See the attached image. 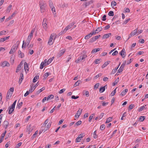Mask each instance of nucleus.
<instances>
[{
    "instance_id": "1",
    "label": "nucleus",
    "mask_w": 148,
    "mask_h": 148,
    "mask_svg": "<svg viewBox=\"0 0 148 148\" xmlns=\"http://www.w3.org/2000/svg\"><path fill=\"white\" fill-rule=\"evenodd\" d=\"M39 5L41 12L42 13L44 12L46 8L45 2L43 1V0H40L39 1Z\"/></svg>"
},
{
    "instance_id": "2",
    "label": "nucleus",
    "mask_w": 148,
    "mask_h": 148,
    "mask_svg": "<svg viewBox=\"0 0 148 148\" xmlns=\"http://www.w3.org/2000/svg\"><path fill=\"white\" fill-rule=\"evenodd\" d=\"M12 93V92H11L10 90H8L5 98L6 101H8L9 99L11 97Z\"/></svg>"
},
{
    "instance_id": "3",
    "label": "nucleus",
    "mask_w": 148,
    "mask_h": 148,
    "mask_svg": "<svg viewBox=\"0 0 148 148\" xmlns=\"http://www.w3.org/2000/svg\"><path fill=\"white\" fill-rule=\"evenodd\" d=\"M82 109L79 108V110L77 112V113L75 114V117L76 119L78 118L79 116L81 115Z\"/></svg>"
},
{
    "instance_id": "4",
    "label": "nucleus",
    "mask_w": 148,
    "mask_h": 148,
    "mask_svg": "<svg viewBox=\"0 0 148 148\" xmlns=\"http://www.w3.org/2000/svg\"><path fill=\"white\" fill-rule=\"evenodd\" d=\"M15 107L11 106L9 107L8 109L9 110L8 113L9 114H11L14 111V109Z\"/></svg>"
},
{
    "instance_id": "5",
    "label": "nucleus",
    "mask_w": 148,
    "mask_h": 148,
    "mask_svg": "<svg viewBox=\"0 0 148 148\" xmlns=\"http://www.w3.org/2000/svg\"><path fill=\"white\" fill-rule=\"evenodd\" d=\"M47 19L45 18L42 22V25L44 29L45 30H46L47 29V24L46 23Z\"/></svg>"
},
{
    "instance_id": "6",
    "label": "nucleus",
    "mask_w": 148,
    "mask_h": 148,
    "mask_svg": "<svg viewBox=\"0 0 148 148\" xmlns=\"http://www.w3.org/2000/svg\"><path fill=\"white\" fill-rule=\"evenodd\" d=\"M65 50L64 49L61 50L60 49V50L59 52L57 54V56L58 57H61L65 52Z\"/></svg>"
},
{
    "instance_id": "7",
    "label": "nucleus",
    "mask_w": 148,
    "mask_h": 148,
    "mask_svg": "<svg viewBox=\"0 0 148 148\" xmlns=\"http://www.w3.org/2000/svg\"><path fill=\"white\" fill-rule=\"evenodd\" d=\"M75 23L73 22L69 24L65 28V30H66L67 31L69 29H70L75 24Z\"/></svg>"
},
{
    "instance_id": "8",
    "label": "nucleus",
    "mask_w": 148,
    "mask_h": 148,
    "mask_svg": "<svg viewBox=\"0 0 148 148\" xmlns=\"http://www.w3.org/2000/svg\"><path fill=\"white\" fill-rule=\"evenodd\" d=\"M33 87L31 86V88L29 89V91H27L24 95L25 97H27L29 94V92H33Z\"/></svg>"
},
{
    "instance_id": "9",
    "label": "nucleus",
    "mask_w": 148,
    "mask_h": 148,
    "mask_svg": "<svg viewBox=\"0 0 148 148\" xmlns=\"http://www.w3.org/2000/svg\"><path fill=\"white\" fill-rule=\"evenodd\" d=\"M53 36L52 34H51L50 36V39L48 42V44L49 45H51L53 43V42H52V40L53 39Z\"/></svg>"
},
{
    "instance_id": "10",
    "label": "nucleus",
    "mask_w": 148,
    "mask_h": 148,
    "mask_svg": "<svg viewBox=\"0 0 148 148\" xmlns=\"http://www.w3.org/2000/svg\"><path fill=\"white\" fill-rule=\"evenodd\" d=\"M6 133V131L5 130L4 132L2 134L1 136V138L0 139V143H1L5 136V134Z\"/></svg>"
},
{
    "instance_id": "11",
    "label": "nucleus",
    "mask_w": 148,
    "mask_h": 148,
    "mask_svg": "<svg viewBox=\"0 0 148 148\" xmlns=\"http://www.w3.org/2000/svg\"><path fill=\"white\" fill-rule=\"evenodd\" d=\"M9 124V123L7 121H5L3 124V126L5 127V129L6 130Z\"/></svg>"
},
{
    "instance_id": "12",
    "label": "nucleus",
    "mask_w": 148,
    "mask_h": 148,
    "mask_svg": "<svg viewBox=\"0 0 148 148\" xmlns=\"http://www.w3.org/2000/svg\"><path fill=\"white\" fill-rule=\"evenodd\" d=\"M93 3V1H87L85 2L84 4H83V5L85 6V7L88 6L90 4Z\"/></svg>"
},
{
    "instance_id": "13",
    "label": "nucleus",
    "mask_w": 148,
    "mask_h": 148,
    "mask_svg": "<svg viewBox=\"0 0 148 148\" xmlns=\"http://www.w3.org/2000/svg\"><path fill=\"white\" fill-rule=\"evenodd\" d=\"M34 32V29H33L31 31V33L28 36L27 38L30 39H31L32 38L33 34Z\"/></svg>"
},
{
    "instance_id": "14",
    "label": "nucleus",
    "mask_w": 148,
    "mask_h": 148,
    "mask_svg": "<svg viewBox=\"0 0 148 148\" xmlns=\"http://www.w3.org/2000/svg\"><path fill=\"white\" fill-rule=\"evenodd\" d=\"M10 37V36L6 37L4 38H1L0 39V42H3L5 41L8 39Z\"/></svg>"
},
{
    "instance_id": "15",
    "label": "nucleus",
    "mask_w": 148,
    "mask_h": 148,
    "mask_svg": "<svg viewBox=\"0 0 148 148\" xmlns=\"http://www.w3.org/2000/svg\"><path fill=\"white\" fill-rule=\"evenodd\" d=\"M111 35V34L109 33L107 34L104 35L103 37H102L103 38H107L109 37H110Z\"/></svg>"
},
{
    "instance_id": "16",
    "label": "nucleus",
    "mask_w": 148,
    "mask_h": 148,
    "mask_svg": "<svg viewBox=\"0 0 148 148\" xmlns=\"http://www.w3.org/2000/svg\"><path fill=\"white\" fill-rule=\"evenodd\" d=\"M31 124L29 125L28 126H27V131L28 132V134H29L32 131V129L31 130Z\"/></svg>"
},
{
    "instance_id": "17",
    "label": "nucleus",
    "mask_w": 148,
    "mask_h": 148,
    "mask_svg": "<svg viewBox=\"0 0 148 148\" xmlns=\"http://www.w3.org/2000/svg\"><path fill=\"white\" fill-rule=\"evenodd\" d=\"M85 95L87 97H88L89 96V92L88 91L84 90L83 92V95Z\"/></svg>"
},
{
    "instance_id": "18",
    "label": "nucleus",
    "mask_w": 148,
    "mask_h": 148,
    "mask_svg": "<svg viewBox=\"0 0 148 148\" xmlns=\"http://www.w3.org/2000/svg\"><path fill=\"white\" fill-rule=\"evenodd\" d=\"M16 47V46H13L12 47L10 51L9 52V53L12 54L14 52V49Z\"/></svg>"
},
{
    "instance_id": "19",
    "label": "nucleus",
    "mask_w": 148,
    "mask_h": 148,
    "mask_svg": "<svg viewBox=\"0 0 148 148\" xmlns=\"http://www.w3.org/2000/svg\"><path fill=\"white\" fill-rule=\"evenodd\" d=\"M18 55L19 57H20L21 58H23L24 56V54L23 53H22L21 51L20 50H19L18 52Z\"/></svg>"
},
{
    "instance_id": "20",
    "label": "nucleus",
    "mask_w": 148,
    "mask_h": 148,
    "mask_svg": "<svg viewBox=\"0 0 148 148\" xmlns=\"http://www.w3.org/2000/svg\"><path fill=\"white\" fill-rule=\"evenodd\" d=\"M109 62H110V61H108L107 62H106L103 64L102 66L101 67L102 68H103L106 66H107L108 64H109Z\"/></svg>"
},
{
    "instance_id": "21",
    "label": "nucleus",
    "mask_w": 148,
    "mask_h": 148,
    "mask_svg": "<svg viewBox=\"0 0 148 148\" xmlns=\"http://www.w3.org/2000/svg\"><path fill=\"white\" fill-rule=\"evenodd\" d=\"M128 91V89H125V90H123L121 92V95L122 96H124L126 93Z\"/></svg>"
},
{
    "instance_id": "22",
    "label": "nucleus",
    "mask_w": 148,
    "mask_h": 148,
    "mask_svg": "<svg viewBox=\"0 0 148 148\" xmlns=\"http://www.w3.org/2000/svg\"><path fill=\"white\" fill-rule=\"evenodd\" d=\"M24 69L25 71L26 70L28 71L29 67L27 63L26 62L24 63Z\"/></svg>"
},
{
    "instance_id": "23",
    "label": "nucleus",
    "mask_w": 148,
    "mask_h": 148,
    "mask_svg": "<svg viewBox=\"0 0 148 148\" xmlns=\"http://www.w3.org/2000/svg\"><path fill=\"white\" fill-rule=\"evenodd\" d=\"M82 83V81L80 80H78L77 82H75L74 85V87H76L77 86H78L79 84Z\"/></svg>"
},
{
    "instance_id": "24",
    "label": "nucleus",
    "mask_w": 148,
    "mask_h": 148,
    "mask_svg": "<svg viewBox=\"0 0 148 148\" xmlns=\"http://www.w3.org/2000/svg\"><path fill=\"white\" fill-rule=\"evenodd\" d=\"M45 89V88L44 87H43L39 90H38L36 92V94L37 95L39 94L40 93L42 92V91L44 90Z\"/></svg>"
},
{
    "instance_id": "25",
    "label": "nucleus",
    "mask_w": 148,
    "mask_h": 148,
    "mask_svg": "<svg viewBox=\"0 0 148 148\" xmlns=\"http://www.w3.org/2000/svg\"><path fill=\"white\" fill-rule=\"evenodd\" d=\"M92 36V35L91 34V33H90L88 34L86 36H85L84 38L85 39H89Z\"/></svg>"
},
{
    "instance_id": "26",
    "label": "nucleus",
    "mask_w": 148,
    "mask_h": 148,
    "mask_svg": "<svg viewBox=\"0 0 148 148\" xmlns=\"http://www.w3.org/2000/svg\"><path fill=\"white\" fill-rule=\"evenodd\" d=\"M27 45V43L24 40L23 41V44L22 46V48L23 49H25Z\"/></svg>"
},
{
    "instance_id": "27",
    "label": "nucleus",
    "mask_w": 148,
    "mask_h": 148,
    "mask_svg": "<svg viewBox=\"0 0 148 148\" xmlns=\"http://www.w3.org/2000/svg\"><path fill=\"white\" fill-rule=\"evenodd\" d=\"M119 77L117 78L115 80L113 84V86H114L116 85L118 83L119 81Z\"/></svg>"
},
{
    "instance_id": "28",
    "label": "nucleus",
    "mask_w": 148,
    "mask_h": 148,
    "mask_svg": "<svg viewBox=\"0 0 148 148\" xmlns=\"http://www.w3.org/2000/svg\"><path fill=\"white\" fill-rule=\"evenodd\" d=\"M126 64V61L124 60L123 61V63L122 64L120 67L123 69L124 66Z\"/></svg>"
},
{
    "instance_id": "29",
    "label": "nucleus",
    "mask_w": 148,
    "mask_h": 148,
    "mask_svg": "<svg viewBox=\"0 0 148 148\" xmlns=\"http://www.w3.org/2000/svg\"><path fill=\"white\" fill-rule=\"evenodd\" d=\"M49 5L51 8H52L54 7L53 3L52 2L51 0H49Z\"/></svg>"
},
{
    "instance_id": "30",
    "label": "nucleus",
    "mask_w": 148,
    "mask_h": 148,
    "mask_svg": "<svg viewBox=\"0 0 148 148\" xmlns=\"http://www.w3.org/2000/svg\"><path fill=\"white\" fill-rule=\"evenodd\" d=\"M112 117H109L106 120V123L110 122L111 121H112Z\"/></svg>"
},
{
    "instance_id": "31",
    "label": "nucleus",
    "mask_w": 148,
    "mask_h": 148,
    "mask_svg": "<svg viewBox=\"0 0 148 148\" xmlns=\"http://www.w3.org/2000/svg\"><path fill=\"white\" fill-rule=\"evenodd\" d=\"M120 64H121V62L119 64V66L118 67L115 68L114 69L112 70V73L114 74V73H116V72L117 71L118 69V68L119 67V66L120 65Z\"/></svg>"
},
{
    "instance_id": "32",
    "label": "nucleus",
    "mask_w": 148,
    "mask_h": 148,
    "mask_svg": "<svg viewBox=\"0 0 148 148\" xmlns=\"http://www.w3.org/2000/svg\"><path fill=\"white\" fill-rule=\"evenodd\" d=\"M137 29H135L131 33V34H132V35L133 36L135 35L137 33Z\"/></svg>"
},
{
    "instance_id": "33",
    "label": "nucleus",
    "mask_w": 148,
    "mask_h": 148,
    "mask_svg": "<svg viewBox=\"0 0 148 148\" xmlns=\"http://www.w3.org/2000/svg\"><path fill=\"white\" fill-rule=\"evenodd\" d=\"M54 96L53 95H50L47 97V101L49 99H51L53 98Z\"/></svg>"
},
{
    "instance_id": "34",
    "label": "nucleus",
    "mask_w": 148,
    "mask_h": 148,
    "mask_svg": "<svg viewBox=\"0 0 148 148\" xmlns=\"http://www.w3.org/2000/svg\"><path fill=\"white\" fill-rule=\"evenodd\" d=\"M105 89L104 88V87H101L100 88L99 91L100 92L102 93L105 91Z\"/></svg>"
},
{
    "instance_id": "35",
    "label": "nucleus",
    "mask_w": 148,
    "mask_h": 148,
    "mask_svg": "<svg viewBox=\"0 0 148 148\" xmlns=\"http://www.w3.org/2000/svg\"><path fill=\"white\" fill-rule=\"evenodd\" d=\"M95 115V114L94 113L92 114L89 117V121L90 122L91 121V120L92 119L93 117V116Z\"/></svg>"
},
{
    "instance_id": "36",
    "label": "nucleus",
    "mask_w": 148,
    "mask_h": 148,
    "mask_svg": "<svg viewBox=\"0 0 148 148\" xmlns=\"http://www.w3.org/2000/svg\"><path fill=\"white\" fill-rule=\"evenodd\" d=\"M54 57H52L51 58L49 59L47 61V64H49L53 60Z\"/></svg>"
},
{
    "instance_id": "37",
    "label": "nucleus",
    "mask_w": 148,
    "mask_h": 148,
    "mask_svg": "<svg viewBox=\"0 0 148 148\" xmlns=\"http://www.w3.org/2000/svg\"><path fill=\"white\" fill-rule=\"evenodd\" d=\"M38 76H36L33 79V82L34 83L38 79Z\"/></svg>"
},
{
    "instance_id": "38",
    "label": "nucleus",
    "mask_w": 148,
    "mask_h": 148,
    "mask_svg": "<svg viewBox=\"0 0 148 148\" xmlns=\"http://www.w3.org/2000/svg\"><path fill=\"white\" fill-rule=\"evenodd\" d=\"M67 31L66 30H65V28L64 29L63 31H62L60 32L59 34V36H60L62 35L63 34L65 33L66 31Z\"/></svg>"
},
{
    "instance_id": "39",
    "label": "nucleus",
    "mask_w": 148,
    "mask_h": 148,
    "mask_svg": "<svg viewBox=\"0 0 148 148\" xmlns=\"http://www.w3.org/2000/svg\"><path fill=\"white\" fill-rule=\"evenodd\" d=\"M82 60L81 59V56H80L75 61V62L76 63H79L80 62H81Z\"/></svg>"
},
{
    "instance_id": "40",
    "label": "nucleus",
    "mask_w": 148,
    "mask_h": 148,
    "mask_svg": "<svg viewBox=\"0 0 148 148\" xmlns=\"http://www.w3.org/2000/svg\"><path fill=\"white\" fill-rule=\"evenodd\" d=\"M11 8H12V5H9L8 6V7L6 10V12H10V10L11 9Z\"/></svg>"
},
{
    "instance_id": "41",
    "label": "nucleus",
    "mask_w": 148,
    "mask_h": 148,
    "mask_svg": "<svg viewBox=\"0 0 148 148\" xmlns=\"http://www.w3.org/2000/svg\"><path fill=\"white\" fill-rule=\"evenodd\" d=\"M101 62V60L100 59H96L95 60V63L96 64L99 63Z\"/></svg>"
},
{
    "instance_id": "42",
    "label": "nucleus",
    "mask_w": 148,
    "mask_h": 148,
    "mask_svg": "<svg viewBox=\"0 0 148 148\" xmlns=\"http://www.w3.org/2000/svg\"><path fill=\"white\" fill-rule=\"evenodd\" d=\"M145 108V106H143L140 107L138 109V111L139 112H140L142 111Z\"/></svg>"
},
{
    "instance_id": "43",
    "label": "nucleus",
    "mask_w": 148,
    "mask_h": 148,
    "mask_svg": "<svg viewBox=\"0 0 148 148\" xmlns=\"http://www.w3.org/2000/svg\"><path fill=\"white\" fill-rule=\"evenodd\" d=\"M10 61L11 62V63L13 64L14 63V58L13 56H12L10 59Z\"/></svg>"
},
{
    "instance_id": "44",
    "label": "nucleus",
    "mask_w": 148,
    "mask_h": 148,
    "mask_svg": "<svg viewBox=\"0 0 148 148\" xmlns=\"http://www.w3.org/2000/svg\"><path fill=\"white\" fill-rule=\"evenodd\" d=\"M102 28L101 27H98L97 29L95 30L97 33H98L100 31H101L102 30Z\"/></svg>"
},
{
    "instance_id": "45",
    "label": "nucleus",
    "mask_w": 148,
    "mask_h": 148,
    "mask_svg": "<svg viewBox=\"0 0 148 148\" xmlns=\"http://www.w3.org/2000/svg\"><path fill=\"white\" fill-rule=\"evenodd\" d=\"M145 119V116H141L139 118V120L141 121H143Z\"/></svg>"
},
{
    "instance_id": "46",
    "label": "nucleus",
    "mask_w": 148,
    "mask_h": 148,
    "mask_svg": "<svg viewBox=\"0 0 148 148\" xmlns=\"http://www.w3.org/2000/svg\"><path fill=\"white\" fill-rule=\"evenodd\" d=\"M82 122L81 121H78L75 125V126H78L81 125L82 123Z\"/></svg>"
},
{
    "instance_id": "47",
    "label": "nucleus",
    "mask_w": 148,
    "mask_h": 148,
    "mask_svg": "<svg viewBox=\"0 0 148 148\" xmlns=\"http://www.w3.org/2000/svg\"><path fill=\"white\" fill-rule=\"evenodd\" d=\"M108 15L109 16H113L114 15L113 12L112 11H110L108 13Z\"/></svg>"
},
{
    "instance_id": "48",
    "label": "nucleus",
    "mask_w": 148,
    "mask_h": 148,
    "mask_svg": "<svg viewBox=\"0 0 148 148\" xmlns=\"http://www.w3.org/2000/svg\"><path fill=\"white\" fill-rule=\"evenodd\" d=\"M51 75V73H49V72H47L46 73H45V79L46 78H47L48 76L49 75Z\"/></svg>"
},
{
    "instance_id": "49",
    "label": "nucleus",
    "mask_w": 148,
    "mask_h": 148,
    "mask_svg": "<svg viewBox=\"0 0 148 148\" xmlns=\"http://www.w3.org/2000/svg\"><path fill=\"white\" fill-rule=\"evenodd\" d=\"M38 131H36L35 132V133H34V134L32 135V137H31V138L32 139H33L36 136V135L38 134Z\"/></svg>"
},
{
    "instance_id": "50",
    "label": "nucleus",
    "mask_w": 148,
    "mask_h": 148,
    "mask_svg": "<svg viewBox=\"0 0 148 148\" xmlns=\"http://www.w3.org/2000/svg\"><path fill=\"white\" fill-rule=\"evenodd\" d=\"M23 102H20L19 103V104H18L17 106V107L19 109H20L21 108V107L22 106V104H23Z\"/></svg>"
},
{
    "instance_id": "51",
    "label": "nucleus",
    "mask_w": 148,
    "mask_h": 148,
    "mask_svg": "<svg viewBox=\"0 0 148 148\" xmlns=\"http://www.w3.org/2000/svg\"><path fill=\"white\" fill-rule=\"evenodd\" d=\"M102 75V74L101 73H100L99 74H98L97 75H96L94 77V79H96L97 78H98V77H100Z\"/></svg>"
},
{
    "instance_id": "52",
    "label": "nucleus",
    "mask_w": 148,
    "mask_h": 148,
    "mask_svg": "<svg viewBox=\"0 0 148 148\" xmlns=\"http://www.w3.org/2000/svg\"><path fill=\"white\" fill-rule=\"evenodd\" d=\"M134 107V106L133 104H131L130 105L128 108V110H131Z\"/></svg>"
},
{
    "instance_id": "53",
    "label": "nucleus",
    "mask_w": 148,
    "mask_h": 148,
    "mask_svg": "<svg viewBox=\"0 0 148 148\" xmlns=\"http://www.w3.org/2000/svg\"><path fill=\"white\" fill-rule=\"evenodd\" d=\"M105 128V126L104 124L102 125L100 127V129L101 130H103Z\"/></svg>"
},
{
    "instance_id": "54",
    "label": "nucleus",
    "mask_w": 148,
    "mask_h": 148,
    "mask_svg": "<svg viewBox=\"0 0 148 148\" xmlns=\"http://www.w3.org/2000/svg\"><path fill=\"white\" fill-rule=\"evenodd\" d=\"M99 84L98 83L96 84L94 86V89H96L99 86Z\"/></svg>"
},
{
    "instance_id": "55",
    "label": "nucleus",
    "mask_w": 148,
    "mask_h": 148,
    "mask_svg": "<svg viewBox=\"0 0 148 148\" xmlns=\"http://www.w3.org/2000/svg\"><path fill=\"white\" fill-rule=\"evenodd\" d=\"M39 85V84H38V82L36 84L34 85V86H32L33 88V89H32L33 91Z\"/></svg>"
},
{
    "instance_id": "56",
    "label": "nucleus",
    "mask_w": 148,
    "mask_h": 148,
    "mask_svg": "<svg viewBox=\"0 0 148 148\" xmlns=\"http://www.w3.org/2000/svg\"><path fill=\"white\" fill-rule=\"evenodd\" d=\"M45 66V65L42 62L40 65V69H42Z\"/></svg>"
},
{
    "instance_id": "57",
    "label": "nucleus",
    "mask_w": 148,
    "mask_h": 148,
    "mask_svg": "<svg viewBox=\"0 0 148 148\" xmlns=\"http://www.w3.org/2000/svg\"><path fill=\"white\" fill-rule=\"evenodd\" d=\"M117 88H116L111 93V95H112V96H114L116 92V89Z\"/></svg>"
},
{
    "instance_id": "58",
    "label": "nucleus",
    "mask_w": 148,
    "mask_h": 148,
    "mask_svg": "<svg viewBox=\"0 0 148 148\" xmlns=\"http://www.w3.org/2000/svg\"><path fill=\"white\" fill-rule=\"evenodd\" d=\"M122 53H125V49L123 48L121 51L119 53V54L122 57L123 54Z\"/></svg>"
},
{
    "instance_id": "59",
    "label": "nucleus",
    "mask_w": 148,
    "mask_h": 148,
    "mask_svg": "<svg viewBox=\"0 0 148 148\" xmlns=\"http://www.w3.org/2000/svg\"><path fill=\"white\" fill-rule=\"evenodd\" d=\"M5 61H4L1 64V66L3 67H4L6 66V64H5Z\"/></svg>"
},
{
    "instance_id": "60",
    "label": "nucleus",
    "mask_w": 148,
    "mask_h": 148,
    "mask_svg": "<svg viewBox=\"0 0 148 148\" xmlns=\"http://www.w3.org/2000/svg\"><path fill=\"white\" fill-rule=\"evenodd\" d=\"M24 78L23 74L22 73H21L20 74V79L23 80Z\"/></svg>"
},
{
    "instance_id": "61",
    "label": "nucleus",
    "mask_w": 148,
    "mask_h": 148,
    "mask_svg": "<svg viewBox=\"0 0 148 148\" xmlns=\"http://www.w3.org/2000/svg\"><path fill=\"white\" fill-rule=\"evenodd\" d=\"M71 98L72 99H76L79 98V96H77L75 97V95H72L71 96Z\"/></svg>"
},
{
    "instance_id": "62",
    "label": "nucleus",
    "mask_w": 148,
    "mask_h": 148,
    "mask_svg": "<svg viewBox=\"0 0 148 148\" xmlns=\"http://www.w3.org/2000/svg\"><path fill=\"white\" fill-rule=\"evenodd\" d=\"M31 41V39L29 38H27L26 40V43H27V46H28L29 43Z\"/></svg>"
},
{
    "instance_id": "63",
    "label": "nucleus",
    "mask_w": 148,
    "mask_h": 148,
    "mask_svg": "<svg viewBox=\"0 0 148 148\" xmlns=\"http://www.w3.org/2000/svg\"><path fill=\"white\" fill-rule=\"evenodd\" d=\"M66 89L65 88H63L60 90L59 92V93L62 94L64 92L65 90Z\"/></svg>"
},
{
    "instance_id": "64",
    "label": "nucleus",
    "mask_w": 148,
    "mask_h": 148,
    "mask_svg": "<svg viewBox=\"0 0 148 148\" xmlns=\"http://www.w3.org/2000/svg\"><path fill=\"white\" fill-rule=\"evenodd\" d=\"M87 148H96L95 145H90Z\"/></svg>"
}]
</instances>
